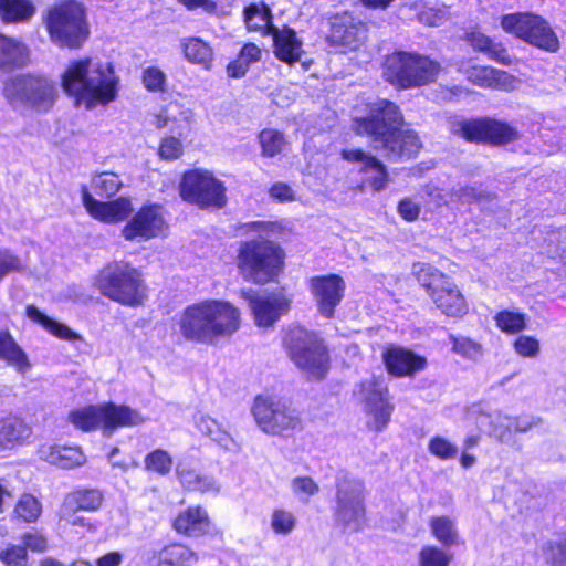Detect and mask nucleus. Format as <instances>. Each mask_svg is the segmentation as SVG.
I'll return each instance as SVG.
<instances>
[{"instance_id": "c756f323", "label": "nucleus", "mask_w": 566, "mask_h": 566, "mask_svg": "<svg viewBox=\"0 0 566 566\" xmlns=\"http://www.w3.org/2000/svg\"><path fill=\"white\" fill-rule=\"evenodd\" d=\"M174 527L178 533L199 536L208 531L209 517L202 507H189L176 517Z\"/></svg>"}, {"instance_id": "412c9836", "label": "nucleus", "mask_w": 566, "mask_h": 566, "mask_svg": "<svg viewBox=\"0 0 566 566\" xmlns=\"http://www.w3.org/2000/svg\"><path fill=\"white\" fill-rule=\"evenodd\" d=\"M82 203L87 213L105 223H118L126 220L134 211L128 197H118L111 201H99L90 192L87 186L81 187Z\"/></svg>"}, {"instance_id": "a19ab883", "label": "nucleus", "mask_w": 566, "mask_h": 566, "mask_svg": "<svg viewBox=\"0 0 566 566\" xmlns=\"http://www.w3.org/2000/svg\"><path fill=\"white\" fill-rule=\"evenodd\" d=\"M196 559L195 553L181 544L166 546L158 555L159 564L168 566H190Z\"/></svg>"}, {"instance_id": "aec40b11", "label": "nucleus", "mask_w": 566, "mask_h": 566, "mask_svg": "<svg viewBox=\"0 0 566 566\" xmlns=\"http://www.w3.org/2000/svg\"><path fill=\"white\" fill-rule=\"evenodd\" d=\"M346 289L345 281L337 274L314 276L310 280V291L318 312L332 318L335 308L342 302Z\"/></svg>"}, {"instance_id": "7c9ffc66", "label": "nucleus", "mask_w": 566, "mask_h": 566, "mask_svg": "<svg viewBox=\"0 0 566 566\" xmlns=\"http://www.w3.org/2000/svg\"><path fill=\"white\" fill-rule=\"evenodd\" d=\"M0 360L14 367L21 375H24L31 367L27 354L8 331L0 332Z\"/></svg>"}, {"instance_id": "39448f33", "label": "nucleus", "mask_w": 566, "mask_h": 566, "mask_svg": "<svg viewBox=\"0 0 566 566\" xmlns=\"http://www.w3.org/2000/svg\"><path fill=\"white\" fill-rule=\"evenodd\" d=\"M440 71L441 65L438 61L410 52L389 54L382 64L384 78L402 90L430 84L437 80Z\"/></svg>"}, {"instance_id": "f3484780", "label": "nucleus", "mask_w": 566, "mask_h": 566, "mask_svg": "<svg viewBox=\"0 0 566 566\" xmlns=\"http://www.w3.org/2000/svg\"><path fill=\"white\" fill-rule=\"evenodd\" d=\"M366 39L367 27L360 19L348 12L331 18L329 33L326 36L329 46L345 53L357 50Z\"/></svg>"}, {"instance_id": "a878e982", "label": "nucleus", "mask_w": 566, "mask_h": 566, "mask_svg": "<svg viewBox=\"0 0 566 566\" xmlns=\"http://www.w3.org/2000/svg\"><path fill=\"white\" fill-rule=\"evenodd\" d=\"M271 35L273 36L274 54L279 60L287 64H293L301 60L303 43L292 28H273Z\"/></svg>"}, {"instance_id": "9b49d317", "label": "nucleus", "mask_w": 566, "mask_h": 566, "mask_svg": "<svg viewBox=\"0 0 566 566\" xmlns=\"http://www.w3.org/2000/svg\"><path fill=\"white\" fill-rule=\"evenodd\" d=\"M502 29L517 39L547 52H556L559 49V40L541 15L531 12L505 14L501 19Z\"/></svg>"}, {"instance_id": "dca6fc26", "label": "nucleus", "mask_w": 566, "mask_h": 566, "mask_svg": "<svg viewBox=\"0 0 566 566\" xmlns=\"http://www.w3.org/2000/svg\"><path fill=\"white\" fill-rule=\"evenodd\" d=\"M450 130L470 142H485L494 145H505L518 137L515 128L492 118H455L450 120Z\"/></svg>"}, {"instance_id": "6ab92c4d", "label": "nucleus", "mask_w": 566, "mask_h": 566, "mask_svg": "<svg viewBox=\"0 0 566 566\" xmlns=\"http://www.w3.org/2000/svg\"><path fill=\"white\" fill-rule=\"evenodd\" d=\"M208 325L212 340L232 335L240 326V312L229 302L203 301L197 303Z\"/></svg>"}, {"instance_id": "c85d7f7f", "label": "nucleus", "mask_w": 566, "mask_h": 566, "mask_svg": "<svg viewBox=\"0 0 566 566\" xmlns=\"http://www.w3.org/2000/svg\"><path fill=\"white\" fill-rule=\"evenodd\" d=\"M464 39L473 50L484 53L489 59L500 64L512 65L515 61V57L509 53L502 43L493 41L479 31L467 32Z\"/></svg>"}, {"instance_id": "423d86ee", "label": "nucleus", "mask_w": 566, "mask_h": 566, "mask_svg": "<svg viewBox=\"0 0 566 566\" xmlns=\"http://www.w3.org/2000/svg\"><path fill=\"white\" fill-rule=\"evenodd\" d=\"M98 291L112 301L138 306L146 300V285L138 270L125 263L104 268L95 279Z\"/></svg>"}, {"instance_id": "bb28decb", "label": "nucleus", "mask_w": 566, "mask_h": 566, "mask_svg": "<svg viewBox=\"0 0 566 566\" xmlns=\"http://www.w3.org/2000/svg\"><path fill=\"white\" fill-rule=\"evenodd\" d=\"M180 332L185 338L205 344L213 343L208 325L197 304L188 306L180 318Z\"/></svg>"}, {"instance_id": "a211bd4d", "label": "nucleus", "mask_w": 566, "mask_h": 566, "mask_svg": "<svg viewBox=\"0 0 566 566\" xmlns=\"http://www.w3.org/2000/svg\"><path fill=\"white\" fill-rule=\"evenodd\" d=\"M167 229L163 207L144 205L123 227L122 237L127 241H147L159 237Z\"/></svg>"}, {"instance_id": "f704fd0d", "label": "nucleus", "mask_w": 566, "mask_h": 566, "mask_svg": "<svg viewBox=\"0 0 566 566\" xmlns=\"http://www.w3.org/2000/svg\"><path fill=\"white\" fill-rule=\"evenodd\" d=\"M272 14L270 8L263 2L252 3L244 9V22L249 30L272 34Z\"/></svg>"}, {"instance_id": "e2e57ef3", "label": "nucleus", "mask_w": 566, "mask_h": 566, "mask_svg": "<svg viewBox=\"0 0 566 566\" xmlns=\"http://www.w3.org/2000/svg\"><path fill=\"white\" fill-rule=\"evenodd\" d=\"M143 83L148 91H163L166 84V75L158 67H147L143 72Z\"/></svg>"}, {"instance_id": "7ed1b4c3", "label": "nucleus", "mask_w": 566, "mask_h": 566, "mask_svg": "<svg viewBox=\"0 0 566 566\" xmlns=\"http://www.w3.org/2000/svg\"><path fill=\"white\" fill-rule=\"evenodd\" d=\"M237 230L241 234L256 233L259 237L240 243L237 260L242 275L256 284L274 280L283 264V252L276 243L265 238L272 230V223L245 222Z\"/></svg>"}, {"instance_id": "bf43d9fd", "label": "nucleus", "mask_w": 566, "mask_h": 566, "mask_svg": "<svg viewBox=\"0 0 566 566\" xmlns=\"http://www.w3.org/2000/svg\"><path fill=\"white\" fill-rule=\"evenodd\" d=\"M60 461L57 467L61 469H73L84 464L85 457L80 448L63 447L60 451Z\"/></svg>"}, {"instance_id": "338daca9", "label": "nucleus", "mask_w": 566, "mask_h": 566, "mask_svg": "<svg viewBox=\"0 0 566 566\" xmlns=\"http://www.w3.org/2000/svg\"><path fill=\"white\" fill-rule=\"evenodd\" d=\"M182 154V144L176 137L163 139L159 147V156L164 159H176Z\"/></svg>"}, {"instance_id": "2f4dec72", "label": "nucleus", "mask_w": 566, "mask_h": 566, "mask_svg": "<svg viewBox=\"0 0 566 566\" xmlns=\"http://www.w3.org/2000/svg\"><path fill=\"white\" fill-rule=\"evenodd\" d=\"M429 527L432 536L444 547H452L460 544V535L457 523L447 515L432 516L429 520Z\"/></svg>"}, {"instance_id": "69168bd1", "label": "nucleus", "mask_w": 566, "mask_h": 566, "mask_svg": "<svg viewBox=\"0 0 566 566\" xmlns=\"http://www.w3.org/2000/svg\"><path fill=\"white\" fill-rule=\"evenodd\" d=\"M418 20L429 27H440L447 20V12L441 9L426 8L418 13Z\"/></svg>"}, {"instance_id": "5fc2aeb1", "label": "nucleus", "mask_w": 566, "mask_h": 566, "mask_svg": "<svg viewBox=\"0 0 566 566\" xmlns=\"http://www.w3.org/2000/svg\"><path fill=\"white\" fill-rule=\"evenodd\" d=\"M494 70L491 66L474 65L467 69L464 74L472 84L483 88H491Z\"/></svg>"}, {"instance_id": "c03bdc74", "label": "nucleus", "mask_w": 566, "mask_h": 566, "mask_svg": "<svg viewBox=\"0 0 566 566\" xmlns=\"http://www.w3.org/2000/svg\"><path fill=\"white\" fill-rule=\"evenodd\" d=\"M451 201L460 203H482L491 201L493 195L478 186H460L451 191Z\"/></svg>"}, {"instance_id": "3c124183", "label": "nucleus", "mask_w": 566, "mask_h": 566, "mask_svg": "<svg viewBox=\"0 0 566 566\" xmlns=\"http://www.w3.org/2000/svg\"><path fill=\"white\" fill-rule=\"evenodd\" d=\"M295 525L296 518L292 512L277 509L271 514V528L275 534L287 535L292 533Z\"/></svg>"}, {"instance_id": "6e6d98bb", "label": "nucleus", "mask_w": 566, "mask_h": 566, "mask_svg": "<svg viewBox=\"0 0 566 566\" xmlns=\"http://www.w3.org/2000/svg\"><path fill=\"white\" fill-rule=\"evenodd\" d=\"M543 552L545 559L553 566H566V538L560 542H548Z\"/></svg>"}, {"instance_id": "393cba45", "label": "nucleus", "mask_w": 566, "mask_h": 566, "mask_svg": "<svg viewBox=\"0 0 566 566\" xmlns=\"http://www.w3.org/2000/svg\"><path fill=\"white\" fill-rule=\"evenodd\" d=\"M176 474L187 491L211 494H218L220 491V485L212 475L198 471L188 462H179Z\"/></svg>"}, {"instance_id": "5701e85b", "label": "nucleus", "mask_w": 566, "mask_h": 566, "mask_svg": "<svg viewBox=\"0 0 566 566\" xmlns=\"http://www.w3.org/2000/svg\"><path fill=\"white\" fill-rule=\"evenodd\" d=\"M342 158L358 166L359 171L369 175V185L375 191L382 190L388 182L386 167L375 156L361 149H344Z\"/></svg>"}, {"instance_id": "58836bf2", "label": "nucleus", "mask_w": 566, "mask_h": 566, "mask_svg": "<svg viewBox=\"0 0 566 566\" xmlns=\"http://www.w3.org/2000/svg\"><path fill=\"white\" fill-rule=\"evenodd\" d=\"M103 502V495L98 490H78L70 493L64 503L66 510L96 511Z\"/></svg>"}, {"instance_id": "603ef678", "label": "nucleus", "mask_w": 566, "mask_h": 566, "mask_svg": "<svg viewBox=\"0 0 566 566\" xmlns=\"http://www.w3.org/2000/svg\"><path fill=\"white\" fill-rule=\"evenodd\" d=\"M452 350L464 358L478 359L482 355L481 345L467 337L450 336Z\"/></svg>"}, {"instance_id": "774afa93", "label": "nucleus", "mask_w": 566, "mask_h": 566, "mask_svg": "<svg viewBox=\"0 0 566 566\" xmlns=\"http://www.w3.org/2000/svg\"><path fill=\"white\" fill-rule=\"evenodd\" d=\"M270 197L279 200L281 202L284 201H293L295 198L293 189L284 182L274 184L269 190Z\"/></svg>"}, {"instance_id": "a18cd8bd", "label": "nucleus", "mask_w": 566, "mask_h": 566, "mask_svg": "<svg viewBox=\"0 0 566 566\" xmlns=\"http://www.w3.org/2000/svg\"><path fill=\"white\" fill-rule=\"evenodd\" d=\"M496 326L505 334H517L526 328V316L523 313L504 310L495 317Z\"/></svg>"}, {"instance_id": "f8f14e48", "label": "nucleus", "mask_w": 566, "mask_h": 566, "mask_svg": "<svg viewBox=\"0 0 566 566\" xmlns=\"http://www.w3.org/2000/svg\"><path fill=\"white\" fill-rule=\"evenodd\" d=\"M252 415L258 427L272 436H291L302 429L300 412L279 400L258 396L252 406Z\"/></svg>"}, {"instance_id": "1a4fd4ad", "label": "nucleus", "mask_w": 566, "mask_h": 566, "mask_svg": "<svg viewBox=\"0 0 566 566\" xmlns=\"http://www.w3.org/2000/svg\"><path fill=\"white\" fill-rule=\"evenodd\" d=\"M365 483L343 473L336 480L335 521L348 532L360 531L366 523Z\"/></svg>"}, {"instance_id": "b1692460", "label": "nucleus", "mask_w": 566, "mask_h": 566, "mask_svg": "<svg viewBox=\"0 0 566 566\" xmlns=\"http://www.w3.org/2000/svg\"><path fill=\"white\" fill-rule=\"evenodd\" d=\"M384 360L389 374L396 377H412L427 366L424 357L401 347L387 349L384 354Z\"/></svg>"}, {"instance_id": "ea45409f", "label": "nucleus", "mask_w": 566, "mask_h": 566, "mask_svg": "<svg viewBox=\"0 0 566 566\" xmlns=\"http://www.w3.org/2000/svg\"><path fill=\"white\" fill-rule=\"evenodd\" d=\"M186 59L196 64L209 69L212 62L213 51L211 46L200 38H189L182 42Z\"/></svg>"}, {"instance_id": "052dcab7", "label": "nucleus", "mask_w": 566, "mask_h": 566, "mask_svg": "<svg viewBox=\"0 0 566 566\" xmlns=\"http://www.w3.org/2000/svg\"><path fill=\"white\" fill-rule=\"evenodd\" d=\"M22 270L23 264L19 256L12 254L9 250H0V281L7 275Z\"/></svg>"}, {"instance_id": "c9c22d12", "label": "nucleus", "mask_w": 566, "mask_h": 566, "mask_svg": "<svg viewBox=\"0 0 566 566\" xmlns=\"http://www.w3.org/2000/svg\"><path fill=\"white\" fill-rule=\"evenodd\" d=\"M196 428L203 434L209 437L211 440L221 444L224 448H229V444L233 443V439L222 426L209 415L198 412L193 416Z\"/></svg>"}, {"instance_id": "49530a36", "label": "nucleus", "mask_w": 566, "mask_h": 566, "mask_svg": "<svg viewBox=\"0 0 566 566\" xmlns=\"http://www.w3.org/2000/svg\"><path fill=\"white\" fill-rule=\"evenodd\" d=\"M453 555L434 546H423L418 556V566H450Z\"/></svg>"}, {"instance_id": "f257e3e1", "label": "nucleus", "mask_w": 566, "mask_h": 566, "mask_svg": "<svg viewBox=\"0 0 566 566\" xmlns=\"http://www.w3.org/2000/svg\"><path fill=\"white\" fill-rule=\"evenodd\" d=\"M368 114L356 117L355 132L373 138L375 149L388 159L410 158L418 154L421 143L411 129H402L403 117L398 106L388 99H378L367 105Z\"/></svg>"}, {"instance_id": "9d476101", "label": "nucleus", "mask_w": 566, "mask_h": 566, "mask_svg": "<svg viewBox=\"0 0 566 566\" xmlns=\"http://www.w3.org/2000/svg\"><path fill=\"white\" fill-rule=\"evenodd\" d=\"M4 96L12 106L24 105L39 112H48L56 101L57 88L42 75H21L4 86Z\"/></svg>"}, {"instance_id": "ddd939ff", "label": "nucleus", "mask_w": 566, "mask_h": 566, "mask_svg": "<svg viewBox=\"0 0 566 566\" xmlns=\"http://www.w3.org/2000/svg\"><path fill=\"white\" fill-rule=\"evenodd\" d=\"M366 419V427L374 432L384 431L395 410L388 386L384 380L371 378L359 384L356 391Z\"/></svg>"}, {"instance_id": "09e8293b", "label": "nucleus", "mask_w": 566, "mask_h": 566, "mask_svg": "<svg viewBox=\"0 0 566 566\" xmlns=\"http://www.w3.org/2000/svg\"><path fill=\"white\" fill-rule=\"evenodd\" d=\"M144 464L148 471L159 475H167L171 471L174 461L168 451L156 449L145 457Z\"/></svg>"}, {"instance_id": "473e14b6", "label": "nucleus", "mask_w": 566, "mask_h": 566, "mask_svg": "<svg viewBox=\"0 0 566 566\" xmlns=\"http://www.w3.org/2000/svg\"><path fill=\"white\" fill-rule=\"evenodd\" d=\"M34 14L31 0H0V19L4 23L28 22Z\"/></svg>"}, {"instance_id": "8fccbe9b", "label": "nucleus", "mask_w": 566, "mask_h": 566, "mask_svg": "<svg viewBox=\"0 0 566 566\" xmlns=\"http://www.w3.org/2000/svg\"><path fill=\"white\" fill-rule=\"evenodd\" d=\"M262 148V155L274 157L282 153L285 146V139L282 133L275 129H263L259 135Z\"/></svg>"}, {"instance_id": "20e7f679", "label": "nucleus", "mask_w": 566, "mask_h": 566, "mask_svg": "<svg viewBox=\"0 0 566 566\" xmlns=\"http://www.w3.org/2000/svg\"><path fill=\"white\" fill-rule=\"evenodd\" d=\"M43 22L51 41L59 46L80 49L90 35L85 9L75 0L51 7L43 17Z\"/></svg>"}, {"instance_id": "680f3d73", "label": "nucleus", "mask_w": 566, "mask_h": 566, "mask_svg": "<svg viewBox=\"0 0 566 566\" xmlns=\"http://www.w3.org/2000/svg\"><path fill=\"white\" fill-rule=\"evenodd\" d=\"M513 346L515 352L522 357L533 358L539 353V342L532 336H518L514 340Z\"/></svg>"}, {"instance_id": "4468645a", "label": "nucleus", "mask_w": 566, "mask_h": 566, "mask_svg": "<svg viewBox=\"0 0 566 566\" xmlns=\"http://www.w3.org/2000/svg\"><path fill=\"white\" fill-rule=\"evenodd\" d=\"M467 420L476 428L499 441L509 439L512 429L517 432H526L534 426V421L527 418H511L502 415L500 410L489 402L471 405L467 410Z\"/></svg>"}, {"instance_id": "cd10ccee", "label": "nucleus", "mask_w": 566, "mask_h": 566, "mask_svg": "<svg viewBox=\"0 0 566 566\" xmlns=\"http://www.w3.org/2000/svg\"><path fill=\"white\" fill-rule=\"evenodd\" d=\"M101 410L104 429L134 427L145 422L144 417L137 410L127 406L108 402L101 405Z\"/></svg>"}, {"instance_id": "0eeeda50", "label": "nucleus", "mask_w": 566, "mask_h": 566, "mask_svg": "<svg viewBox=\"0 0 566 566\" xmlns=\"http://www.w3.org/2000/svg\"><path fill=\"white\" fill-rule=\"evenodd\" d=\"M284 346L291 360L311 379H323L329 368V357L322 339L302 327L290 329Z\"/></svg>"}, {"instance_id": "0e129e2a", "label": "nucleus", "mask_w": 566, "mask_h": 566, "mask_svg": "<svg viewBox=\"0 0 566 566\" xmlns=\"http://www.w3.org/2000/svg\"><path fill=\"white\" fill-rule=\"evenodd\" d=\"M520 84L521 81L517 77L509 74L505 71L497 69L494 70L491 88L501 91H513L516 90Z\"/></svg>"}, {"instance_id": "79ce46f5", "label": "nucleus", "mask_w": 566, "mask_h": 566, "mask_svg": "<svg viewBox=\"0 0 566 566\" xmlns=\"http://www.w3.org/2000/svg\"><path fill=\"white\" fill-rule=\"evenodd\" d=\"M120 178L111 171H103L94 175L91 179L92 189L101 197L111 198L122 188Z\"/></svg>"}, {"instance_id": "f03ea898", "label": "nucleus", "mask_w": 566, "mask_h": 566, "mask_svg": "<svg viewBox=\"0 0 566 566\" xmlns=\"http://www.w3.org/2000/svg\"><path fill=\"white\" fill-rule=\"evenodd\" d=\"M119 78L108 62L92 57L70 61L61 74V86L77 106L93 109L117 97Z\"/></svg>"}, {"instance_id": "e433bc0d", "label": "nucleus", "mask_w": 566, "mask_h": 566, "mask_svg": "<svg viewBox=\"0 0 566 566\" xmlns=\"http://www.w3.org/2000/svg\"><path fill=\"white\" fill-rule=\"evenodd\" d=\"M101 405L77 408L69 413V421L82 431H91L103 426Z\"/></svg>"}, {"instance_id": "72a5a7b5", "label": "nucleus", "mask_w": 566, "mask_h": 566, "mask_svg": "<svg viewBox=\"0 0 566 566\" xmlns=\"http://www.w3.org/2000/svg\"><path fill=\"white\" fill-rule=\"evenodd\" d=\"M28 56L27 46L0 33V70L22 65Z\"/></svg>"}, {"instance_id": "4be33fe9", "label": "nucleus", "mask_w": 566, "mask_h": 566, "mask_svg": "<svg viewBox=\"0 0 566 566\" xmlns=\"http://www.w3.org/2000/svg\"><path fill=\"white\" fill-rule=\"evenodd\" d=\"M242 296L249 301L250 310L258 326L273 325L290 308V301L282 294L256 295L251 292H242Z\"/></svg>"}, {"instance_id": "2eb2a0df", "label": "nucleus", "mask_w": 566, "mask_h": 566, "mask_svg": "<svg viewBox=\"0 0 566 566\" xmlns=\"http://www.w3.org/2000/svg\"><path fill=\"white\" fill-rule=\"evenodd\" d=\"M184 200L200 208H222L227 203L226 187L207 170H190L184 174L180 184Z\"/></svg>"}, {"instance_id": "4d7b16f0", "label": "nucleus", "mask_w": 566, "mask_h": 566, "mask_svg": "<svg viewBox=\"0 0 566 566\" xmlns=\"http://www.w3.org/2000/svg\"><path fill=\"white\" fill-rule=\"evenodd\" d=\"M292 492L301 500H307L319 490L315 481L310 476H297L291 482Z\"/></svg>"}, {"instance_id": "13d9d810", "label": "nucleus", "mask_w": 566, "mask_h": 566, "mask_svg": "<svg viewBox=\"0 0 566 566\" xmlns=\"http://www.w3.org/2000/svg\"><path fill=\"white\" fill-rule=\"evenodd\" d=\"M0 560L6 566H25L28 554L22 545H12L1 551Z\"/></svg>"}, {"instance_id": "37998d69", "label": "nucleus", "mask_w": 566, "mask_h": 566, "mask_svg": "<svg viewBox=\"0 0 566 566\" xmlns=\"http://www.w3.org/2000/svg\"><path fill=\"white\" fill-rule=\"evenodd\" d=\"M30 433V428L20 419L0 421V436L2 438L3 448L9 443L24 440Z\"/></svg>"}, {"instance_id": "6e6552de", "label": "nucleus", "mask_w": 566, "mask_h": 566, "mask_svg": "<svg viewBox=\"0 0 566 566\" xmlns=\"http://www.w3.org/2000/svg\"><path fill=\"white\" fill-rule=\"evenodd\" d=\"M412 272L442 314L461 317L467 313L464 296L450 277L431 264L421 262L413 264Z\"/></svg>"}, {"instance_id": "864d4df0", "label": "nucleus", "mask_w": 566, "mask_h": 566, "mask_svg": "<svg viewBox=\"0 0 566 566\" xmlns=\"http://www.w3.org/2000/svg\"><path fill=\"white\" fill-rule=\"evenodd\" d=\"M428 450L441 460L454 459L458 455V447L443 437H433L428 444Z\"/></svg>"}, {"instance_id": "de8ad7c7", "label": "nucleus", "mask_w": 566, "mask_h": 566, "mask_svg": "<svg viewBox=\"0 0 566 566\" xmlns=\"http://www.w3.org/2000/svg\"><path fill=\"white\" fill-rule=\"evenodd\" d=\"M42 511L41 503L31 494H23L14 507V516L23 522L32 523L38 520Z\"/></svg>"}, {"instance_id": "4c0bfd02", "label": "nucleus", "mask_w": 566, "mask_h": 566, "mask_svg": "<svg viewBox=\"0 0 566 566\" xmlns=\"http://www.w3.org/2000/svg\"><path fill=\"white\" fill-rule=\"evenodd\" d=\"M25 314L31 321L39 323L48 332H50L52 335L59 338L66 340L78 338V336L69 328V326L46 316L45 314L40 312V310L34 305H28L25 308Z\"/></svg>"}]
</instances>
